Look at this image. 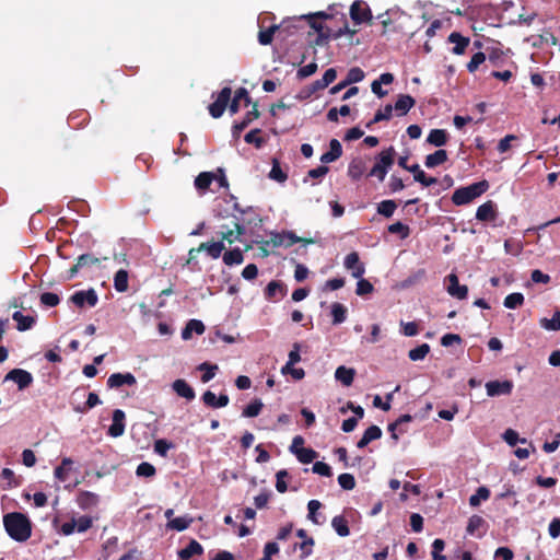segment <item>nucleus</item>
Instances as JSON below:
<instances>
[{
	"instance_id": "52",
	"label": "nucleus",
	"mask_w": 560,
	"mask_h": 560,
	"mask_svg": "<svg viewBox=\"0 0 560 560\" xmlns=\"http://www.w3.org/2000/svg\"><path fill=\"white\" fill-rule=\"evenodd\" d=\"M40 304L46 307H55L60 303V298L54 292H44L39 296Z\"/></svg>"
},
{
	"instance_id": "35",
	"label": "nucleus",
	"mask_w": 560,
	"mask_h": 560,
	"mask_svg": "<svg viewBox=\"0 0 560 560\" xmlns=\"http://www.w3.org/2000/svg\"><path fill=\"white\" fill-rule=\"evenodd\" d=\"M448 135L444 129H432L427 138V142L434 147L446 144Z\"/></svg>"
},
{
	"instance_id": "57",
	"label": "nucleus",
	"mask_w": 560,
	"mask_h": 560,
	"mask_svg": "<svg viewBox=\"0 0 560 560\" xmlns=\"http://www.w3.org/2000/svg\"><path fill=\"white\" fill-rule=\"evenodd\" d=\"M322 508V503L318 501V500H311L307 504V509H308V518L314 523V524H323V521H319L318 517H317V511Z\"/></svg>"
},
{
	"instance_id": "21",
	"label": "nucleus",
	"mask_w": 560,
	"mask_h": 560,
	"mask_svg": "<svg viewBox=\"0 0 560 560\" xmlns=\"http://www.w3.org/2000/svg\"><path fill=\"white\" fill-rule=\"evenodd\" d=\"M342 155L341 143L337 139H331L329 142V151L320 156V162L324 164L337 161Z\"/></svg>"
},
{
	"instance_id": "63",
	"label": "nucleus",
	"mask_w": 560,
	"mask_h": 560,
	"mask_svg": "<svg viewBox=\"0 0 560 560\" xmlns=\"http://www.w3.org/2000/svg\"><path fill=\"white\" fill-rule=\"evenodd\" d=\"M260 132V129H253L245 135L244 140L249 144H255L257 148H260L264 143V139L259 136Z\"/></svg>"
},
{
	"instance_id": "5",
	"label": "nucleus",
	"mask_w": 560,
	"mask_h": 560,
	"mask_svg": "<svg viewBox=\"0 0 560 560\" xmlns=\"http://www.w3.org/2000/svg\"><path fill=\"white\" fill-rule=\"evenodd\" d=\"M340 21L342 22V26L339 27L336 32L331 28H326L325 32L317 33L315 40L313 42L314 46H322L328 42L329 38L337 39L345 34L354 35L357 33L355 30H350L348 27V21L345 14H341Z\"/></svg>"
},
{
	"instance_id": "20",
	"label": "nucleus",
	"mask_w": 560,
	"mask_h": 560,
	"mask_svg": "<svg viewBox=\"0 0 560 560\" xmlns=\"http://www.w3.org/2000/svg\"><path fill=\"white\" fill-rule=\"evenodd\" d=\"M260 113L257 108V103L253 104V109L247 112L245 117L233 125L232 130L234 136H238L248 125L259 117Z\"/></svg>"
},
{
	"instance_id": "16",
	"label": "nucleus",
	"mask_w": 560,
	"mask_h": 560,
	"mask_svg": "<svg viewBox=\"0 0 560 560\" xmlns=\"http://www.w3.org/2000/svg\"><path fill=\"white\" fill-rule=\"evenodd\" d=\"M447 292L450 295L458 299L464 300L467 298L468 294V288L467 285L459 284L458 277L455 273H451L447 276Z\"/></svg>"
},
{
	"instance_id": "62",
	"label": "nucleus",
	"mask_w": 560,
	"mask_h": 560,
	"mask_svg": "<svg viewBox=\"0 0 560 560\" xmlns=\"http://www.w3.org/2000/svg\"><path fill=\"white\" fill-rule=\"evenodd\" d=\"M486 61V55L481 51H478L472 55L470 61L467 63V70L470 73H474L481 63Z\"/></svg>"
},
{
	"instance_id": "56",
	"label": "nucleus",
	"mask_w": 560,
	"mask_h": 560,
	"mask_svg": "<svg viewBox=\"0 0 560 560\" xmlns=\"http://www.w3.org/2000/svg\"><path fill=\"white\" fill-rule=\"evenodd\" d=\"M388 232L392 234H399L401 238H407L410 234V229L401 222H395L388 225Z\"/></svg>"
},
{
	"instance_id": "28",
	"label": "nucleus",
	"mask_w": 560,
	"mask_h": 560,
	"mask_svg": "<svg viewBox=\"0 0 560 560\" xmlns=\"http://www.w3.org/2000/svg\"><path fill=\"white\" fill-rule=\"evenodd\" d=\"M172 387L179 397H184L187 400H192L196 396L194 388L185 380L178 378L174 381Z\"/></svg>"
},
{
	"instance_id": "37",
	"label": "nucleus",
	"mask_w": 560,
	"mask_h": 560,
	"mask_svg": "<svg viewBox=\"0 0 560 560\" xmlns=\"http://www.w3.org/2000/svg\"><path fill=\"white\" fill-rule=\"evenodd\" d=\"M223 262L226 266L241 265L244 261L243 252L236 247L223 254Z\"/></svg>"
},
{
	"instance_id": "27",
	"label": "nucleus",
	"mask_w": 560,
	"mask_h": 560,
	"mask_svg": "<svg viewBox=\"0 0 560 560\" xmlns=\"http://www.w3.org/2000/svg\"><path fill=\"white\" fill-rule=\"evenodd\" d=\"M394 82V75L389 72L382 73L377 80H374L371 84L372 92L378 97L387 95V91L382 89V84H392Z\"/></svg>"
},
{
	"instance_id": "47",
	"label": "nucleus",
	"mask_w": 560,
	"mask_h": 560,
	"mask_svg": "<svg viewBox=\"0 0 560 560\" xmlns=\"http://www.w3.org/2000/svg\"><path fill=\"white\" fill-rule=\"evenodd\" d=\"M269 178L278 183H284L288 178L287 173L282 171L280 163L277 159L272 160V167L271 171L269 172Z\"/></svg>"
},
{
	"instance_id": "46",
	"label": "nucleus",
	"mask_w": 560,
	"mask_h": 560,
	"mask_svg": "<svg viewBox=\"0 0 560 560\" xmlns=\"http://www.w3.org/2000/svg\"><path fill=\"white\" fill-rule=\"evenodd\" d=\"M191 522L192 518L187 516L175 517L173 520H170V522L167 523V527L177 532H183L189 527Z\"/></svg>"
},
{
	"instance_id": "11",
	"label": "nucleus",
	"mask_w": 560,
	"mask_h": 560,
	"mask_svg": "<svg viewBox=\"0 0 560 560\" xmlns=\"http://www.w3.org/2000/svg\"><path fill=\"white\" fill-rule=\"evenodd\" d=\"M498 218L497 206L492 200L480 205L476 211V219L480 222H493Z\"/></svg>"
},
{
	"instance_id": "42",
	"label": "nucleus",
	"mask_w": 560,
	"mask_h": 560,
	"mask_svg": "<svg viewBox=\"0 0 560 560\" xmlns=\"http://www.w3.org/2000/svg\"><path fill=\"white\" fill-rule=\"evenodd\" d=\"M264 404L260 399L255 398L242 411V416L246 418L257 417L262 410Z\"/></svg>"
},
{
	"instance_id": "15",
	"label": "nucleus",
	"mask_w": 560,
	"mask_h": 560,
	"mask_svg": "<svg viewBox=\"0 0 560 560\" xmlns=\"http://www.w3.org/2000/svg\"><path fill=\"white\" fill-rule=\"evenodd\" d=\"M301 19H306L308 21L310 26L316 31L317 33L325 32L328 26H325L322 20L334 19V14L326 13L324 11H318L315 13H311L307 15H302Z\"/></svg>"
},
{
	"instance_id": "31",
	"label": "nucleus",
	"mask_w": 560,
	"mask_h": 560,
	"mask_svg": "<svg viewBox=\"0 0 560 560\" xmlns=\"http://www.w3.org/2000/svg\"><path fill=\"white\" fill-rule=\"evenodd\" d=\"M285 293V285L280 281H270L265 288V298L269 301L275 300L278 294L282 298Z\"/></svg>"
},
{
	"instance_id": "45",
	"label": "nucleus",
	"mask_w": 560,
	"mask_h": 560,
	"mask_svg": "<svg viewBox=\"0 0 560 560\" xmlns=\"http://www.w3.org/2000/svg\"><path fill=\"white\" fill-rule=\"evenodd\" d=\"M393 115V106L387 104L383 109H380L375 113L374 118L366 124L368 128H371L372 125L380 122L382 120H389Z\"/></svg>"
},
{
	"instance_id": "22",
	"label": "nucleus",
	"mask_w": 560,
	"mask_h": 560,
	"mask_svg": "<svg viewBox=\"0 0 560 560\" xmlns=\"http://www.w3.org/2000/svg\"><path fill=\"white\" fill-rule=\"evenodd\" d=\"M98 502L100 497L91 491H80L77 498V503L82 510L95 508Z\"/></svg>"
},
{
	"instance_id": "3",
	"label": "nucleus",
	"mask_w": 560,
	"mask_h": 560,
	"mask_svg": "<svg viewBox=\"0 0 560 560\" xmlns=\"http://www.w3.org/2000/svg\"><path fill=\"white\" fill-rule=\"evenodd\" d=\"M231 94L232 90L229 86L223 88L219 92L217 100L208 107L211 117L220 118L228 106L231 115H234L240 110V100L235 96L231 100Z\"/></svg>"
},
{
	"instance_id": "17",
	"label": "nucleus",
	"mask_w": 560,
	"mask_h": 560,
	"mask_svg": "<svg viewBox=\"0 0 560 560\" xmlns=\"http://www.w3.org/2000/svg\"><path fill=\"white\" fill-rule=\"evenodd\" d=\"M289 27H290V22L289 23L281 22V24H279V25L273 24L266 30H260L258 33L259 44L264 45V46L270 45L272 43L273 35H275L276 31H279V32L285 31Z\"/></svg>"
},
{
	"instance_id": "6",
	"label": "nucleus",
	"mask_w": 560,
	"mask_h": 560,
	"mask_svg": "<svg viewBox=\"0 0 560 560\" xmlns=\"http://www.w3.org/2000/svg\"><path fill=\"white\" fill-rule=\"evenodd\" d=\"M271 243L275 247L284 246V247H291L295 243H303V244H313V238H304L296 236L293 232H282V233H272L270 241H267L266 244Z\"/></svg>"
},
{
	"instance_id": "54",
	"label": "nucleus",
	"mask_w": 560,
	"mask_h": 560,
	"mask_svg": "<svg viewBox=\"0 0 560 560\" xmlns=\"http://www.w3.org/2000/svg\"><path fill=\"white\" fill-rule=\"evenodd\" d=\"M540 324L547 330H560V311H556L551 319H541Z\"/></svg>"
},
{
	"instance_id": "2",
	"label": "nucleus",
	"mask_w": 560,
	"mask_h": 560,
	"mask_svg": "<svg viewBox=\"0 0 560 560\" xmlns=\"http://www.w3.org/2000/svg\"><path fill=\"white\" fill-rule=\"evenodd\" d=\"M490 185L489 182L482 179L477 183H472L465 187L457 188L452 195V202L455 206H465L483 195L488 191Z\"/></svg>"
},
{
	"instance_id": "38",
	"label": "nucleus",
	"mask_w": 560,
	"mask_h": 560,
	"mask_svg": "<svg viewBox=\"0 0 560 560\" xmlns=\"http://www.w3.org/2000/svg\"><path fill=\"white\" fill-rule=\"evenodd\" d=\"M214 179L215 175L213 173L201 172L195 179V187L200 191H206Z\"/></svg>"
},
{
	"instance_id": "19",
	"label": "nucleus",
	"mask_w": 560,
	"mask_h": 560,
	"mask_svg": "<svg viewBox=\"0 0 560 560\" xmlns=\"http://www.w3.org/2000/svg\"><path fill=\"white\" fill-rule=\"evenodd\" d=\"M487 530V523L486 521L479 516V515H472L470 516L466 532L468 535L482 537Z\"/></svg>"
},
{
	"instance_id": "60",
	"label": "nucleus",
	"mask_w": 560,
	"mask_h": 560,
	"mask_svg": "<svg viewBox=\"0 0 560 560\" xmlns=\"http://www.w3.org/2000/svg\"><path fill=\"white\" fill-rule=\"evenodd\" d=\"M155 472V467L148 462H142L141 464H139L136 470V474L139 477H153Z\"/></svg>"
},
{
	"instance_id": "18",
	"label": "nucleus",
	"mask_w": 560,
	"mask_h": 560,
	"mask_svg": "<svg viewBox=\"0 0 560 560\" xmlns=\"http://www.w3.org/2000/svg\"><path fill=\"white\" fill-rule=\"evenodd\" d=\"M137 383L136 377L131 373H114L107 380L109 388H119L124 385L132 386Z\"/></svg>"
},
{
	"instance_id": "39",
	"label": "nucleus",
	"mask_w": 560,
	"mask_h": 560,
	"mask_svg": "<svg viewBox=\"0 0 560 560\" xmlns=\"http://www.w3.org/2000/svg\"><path fill=\"white\" fill-rule=\"evenodd\" d=\"M331 526L340 537H347L350 534L348 521L343 515H337L331 521Z\"/></svg>"
},
{
	"instance_id": "26",
	"label": "nucleus",
	"mask_w": 560,
	"mask_h": 560,
	"mask_svg": "<svg viewBox=\"0 0 560 560\" xmlns=\"http://www.w3.org/2000/svg\"><path fill=\"white\" fill-rule=\"evenodd\" d=\"M202 553L203 547L196 539H191L185 548L177 552L180 560H189L194 556H200Z\"/></svg>"
},
{
	"instance_id": "49",
	"label": "nucleus",
	"mask_w": 560,
	"mask_h": 560,
	"mask_svg": "<svg viewBox=\"0 0 560 560\" xmlns=\"http://www.w3.org/2000/svg\"><path fill=\"white\" fill-rule=\"evenodd\" d=\"M430 352V346L428 343H422L413 349H411L408 353V357L411 361L423 360L428 353Z\"/></svg>"
},
{
	"instance_id": "61",
	"label": "nucleus",
	"mask_w": 560,
	"mask_h": 560,
	"mask_svg": "<svg viewBox=\"0 0 560 560\" xmlns=\"http://www.w3.org/2000/svg\"><path fill=\"white\" fill-rule=\"evenodd\" d=\"M338 483L343 490H352L355 487V479L351 474L343 472L338 476Z\"/></svg>"
},
{
	"instance_id": "1",
	"label": "nucleus",
	"mask_w": 560,
	"mask_h": 560,
	"mask_svg": "<svg viewBox=\"0 0 560 560\" xmlns=\"http://www.w3.org/2000/svg\"><path fill=\"white\" fill-rule=\"evenodd\" d=\"M3 527L9 537L18 542H25L32 536L33 524L28 516L21 512L4 514Z\"/></svg>"
},
{
	"instance_id": "23",
	"label": "nucleus",
	"mask_w": 560,
	"mask_h": 560,
	"mask_svg": "<svg viewBox=\"0 0 560 560\" xmlns=\"http://www.w3.org/2000/svg\"><path fill=\"white\" fill-rule=\"evenodd\" d=\"M416 104V100L409 94H399L395 102L394 109L398 116L406 115Z\"/></svg>"
},
{
	"instance_id": "55",
	"label": "nucleus",
	"mask_w": 560,
	"mask_h": 560,
	"mask_svg": "<svg viewBox=\"0 0 560 560\" xmlns=\"http://www.w3.org/2000/svg\"><path fill=\"white\" fill-rule=\"evenodd\" d=\"M174 444L165 439H160L154 442V452L162 457H166Z\"/></svg>"
},
{
	"instance_id": "51",
	"label": "nucleus",
	"mask_w": 560,
	"mask_h": 560,
	"mask_svg": "<svg viewBox=\"0 0 560 560\" xmlns=\"http://www.w3.org/2000/svg\"><path fill=\"white\" fill-rule=\"evenodd\" d=\"M490 497V490L486 487H479L475 494L469 498V504L471 506H478L482 500H488Z\"/></svg>"
},
{
	"instance_id": "32",
	"label": "nucleus",
	"mask_w": 560,
	"mask_h": 560,
	"mask_svg": "<svg viewBox=\"0 0 560 560\" xmlns=\"http://www.w3.org/2000/svg\"><path fill=\"white\" fill-rule=\"evenodd\" d=\"M447 152L443 149L436 150L434 153L425 156L424 165L428 168H434L439 165H442L447 161Z\"/></svg>"
},
{
	"instance_id": "34",
	"label": "nucleus",
	"mask_w": 560,
	"mask_h": 560,
	"mask_svg": "<svg viewBox=\"0 0 560 560\" xmlns=\"http://www.w3.org/2000/svg\"><path fill=\"white\" fill-rule=\"evenodd\" d=\"M364 172H365V163L362 159H354L350 162V164L348 166V176L351 179H353V180L360 179Z\"/></svg>"
},
{
	"instance_id": "59",
	"label": "nucleus",
	"mask_w": 560,
	"mask_h": 560,
	"mask_svg": "<svg viewBox=\"0 0 560 560\" xmlns=\"http://www.w3.org/2000/svg\"><path fill=\"white\" fill-rule=\"evenodd\" d=\"M365 74H364V71L359 68V67H353L351 68L349 71H348V74H347V78H346V81L347 83L352 84V83H358V82H361L363 79H364Z\"/></svg>"
},
{
	"instance_id": "8",
	"label": "nucleus",
	"mask_w": 560,
	"mask_h": 560,
	"mask_svg": "<svg viewBox=\"0 0 560 560\" xmlns=\"http://www.w3.org/2000/svg\"><path fill=\"white\" fill-rule=\"evenodd\" d=\"M350 18L355 24L369 23L372 12L365 2L357 0L350 7Z\"/></svg>"
},
{
	"instance_id": "36",
	"label": "nucleus",
	"mask_w": 560,
	"mask_h": 560,
	"mask_svg": "<svg viewBox=\"0 0 560 560\" xmlns=\"http://www.w3.org/2000/svg\"><path fill=\"white\" fill-rule=\"evenodd\" d=\"M225 248L224 244L222 241L220 242H214V243H201L199 245V249L202 252V250H206L208 253V255L213 258V259H217L221 256L223 249Z\"/></svg>"
},
{
	"instance_id": "14",
	"label": "nucleus",
	"mask_w": 560,
	"mask_h": 560,
	"mask_svg": "<svg viewBox=\"0 0 560 560\" xmlns=\"http://www.w3.org/2000/svg\"><path fill=\"white\" fill-rule=\"evenodd\" d=\"M101 260L91 254H82L78 257L77 262L69 269L68 279H72L81 269L98 265Z\"/></svg>"
},
{
	"instance_id": "12",
	"label": "nucleus",
	"mask_w": 560,
	"mask_h": 560,
	"mask_svg": "<svg viewBox=\"0 0 560 560\" xmlns=\"http://www.w3.org/2000/svg\"><path fill=\"white\" fill-rule=\"evenodd\" d=\"M343 265L348 270H351V276L353 278H361L365 272V267L360 261V257L357 252L348 254L345 258Z\"/></svg>"
},
{
	"instance_id": "48",
	"label": "nucleus",
	"mask_w": 560,
	"mask_h": 560,
	"mask_svg": "<svg viewBox=\"0 0 560 560\" xmlns=\"http://www.w3.org/2000/svg\"><path fill=\"white\" fill-rule=\"evenodd\" d=\"M397 208V205L394 200H383L377 205V213L384 215L385 218H390L395 210Z\"/></svg>"
},
{
	"instance_id": "13",
	"label": "nucleus",
	"mask_w": 560,
	"mask_h": 560,
	"mask_svg": "<svg viewBox=\"0 0 560 560\" xmlns=\"http://www.w3.org/2000/svg\"><path fill=\"white\" fill-rule=\"evenodd\" d=\"M126 415L121 409L113 411V422L108 428L107 434L112 438H119L125 432Z\"/></svg>"
},
{
	"instance_id": "25",
	"label": "nucleus",
	"mask_w": 560,
	"mask_h": 560,
	"mask_svg": "<svg viewBox=\"0 0 560 560\" xmlns=\"http://www.w3.org/2000/svg\"><path fill=\"white\" fill-rule=\"evenodd\" d=\"M448 42L455 44V46L452 48L453 54L463 55L468 47L470 39L463 36L458 32H453L448 36Z\"/></svg>"
},
{
	"instance_id": "58",
	"label": "nucleus",
	"mask_w": 560,
	"mask_h": 560,
	"mask_svg": "<svg viewBox=\"0 0 560 560\" xmlns=\"http://www.w3.org/2000/svg\"><path fill=\"white\" fill-rule=\"evenodd\" d=\"M358 279H359V281L357 282V289H355V293L358 295L363 296V295H366V294H370L373 292L374 287L369 280L363 279L362 277L358 278Z\"/></svg>"
},
{
	"instance_id": "30",
	"label": "nucleus",
	"mask_w": 560,
	"mask_h": 560,
	"mask_svg": "<svg viewBox=\"0 0 560 560\" xmlns=\"http://www.w3.org/2000/svg\"><path fill=\"white\" fill-rule=\"evenodd\" d=\"M205 325L199 319H189L185 326V328L182 330V338L184 340H188L191 338L192 332H196L197 335H202L205 332Z\"/></svg>"
},
{
	"instance_id": "10",
	"label": "nucleus",
	"mask_w": 560,
	"mask_h": 560,
	"mask_svg": "<svg viewBox=\"0 0 560 560\" xmlns=\"http://www.w3.org/2000/svg\"><path fill=\"white\" fill-rule=\"evenodd\" d=\"M487 395L495 397L500 395H510L513 390L512 381H490L486 384Z\"/></svg>"
},
{
	"instance_id": "50",
	"label": "nucleus",
	"mask_w": 560,
	"mask_h": 560,
	"mask_svg": "<svg viewBox=\"0 0 560 560\" xmlns=\"http://www.w3.org/2000/svg\"><path fill=\"white\" fill-rule=\"evenodd\" d=\"M236 235L234 233V230H226L221 233L222 241H228L229 244L234 243L235 240L238 238L240 235H242L245 232V228L241 225L238 222L234 223Z\"/></svg>"
},
{
	"instance_id": "64",
	"label": "nucleus",
	"mask_w": 560,
	"mask_h": 560,
	"mask_svg": "<svg viewBox=\"0 0 560 560\" xmlns=\"http://www.w3.org/2000/svg\"><path fill=\"white\" fill-rule=\"evenodd\" d=\"M1 478L8 481L7 487H3V489H10L20 485V481L15 478L14 471L10 468L2 469Z\"/></svg>"
},
{
	"instance_id": "24",
	"label": "nucleus",
	"mask_w": 560,
	"mask_h": 560,
	"mask_svg": "<svg viewBox=\"0 0 560 560\" xmlns=\"http://www.w3.org/2000/svg\"><path fill=\"white\" fill-rule=\"evenodd\" d=\"M382 438V430L377 425H370L363 433L362 438L358 441L357 447L364 448L372 441L378 440Z\"/></svg>"
},
{
	"instance_id": "4",
	"label": "nucleus",
	"mask_w": 560,
	"mask_h": 560,
	"mask_svg": "<svg viewBox=\"0 0 560 560\" xmlns=\"http://www.w3.org/2000/svg\"><path fill=\"white\" fill-rule=\"evenodd\" d=\"M396 151L393 147L382 150L376 156L374 166L369 172L368 176L376 177L380 182H383L386 177L388 168L394 164Z\"/></svg>"
},
{
	"instance_id": "40",
	"label": "nucleus",
	"mask_w": 560,
	"mask_h": 560,
	"mask_svg": "<svg viewBox=\"0 0 560 560\" xmlns=\"http://www.w3.org/2000/svg\"><path fill=\"white\" fill-rule=\"evenodd\" d=\"M128 272L119 269L114 276V288L117 292H126L128 290Z\"/></svg>"
},
{
	"instance_id": "33",
	"label": "nucleus",
	"mask_w": 560,
	"mask_h": 560,
	"mask_svg": "<svg viewBox=\"0 0 560 560\" xmlns=\"http://www.w3.org/2000/svg\"><path fill=\"white\" fill-rule=\"evenodd\" d=\"M13 320L16 322V329L19 331H25L33 327L35 324V318L30 315H24L21 312L16 311L12 314Z\"/></svg>"
},
{
	"instance_id": "41",
	"label": "nucleus",
	"mask_w": 560,
	"mask_h": 560,
	"mask_svg": "<svg viewBox=\"0 0 560 560\" xmlns=\"http://www.w3.org/2000/svg\"><path fill=\"white\" fill-rule=\"evenodd\" d=\"M332 324L339 325L347 318V307L338 302L331 305Z\"/></svg>"
},
{
	"instance_id": "9",
	"label": "nucleus",
	"mask_w": 560,
	"mask_h": 560,
	"mask_svg": "<svg viewBox=\"0 0 560 560\" xmlns=\"http://www.w3.org/2000/svg\"><path fill=\"white\" fill-rule=\"evenodd\" d=\"M4 381H13L23 390L32 385L33 375L26 370L13 369L5 375Z\"/></svg>"
},
{
	"instance_id": "43",
	"label": "nucleus",
	"mask_w": 560,
	"mask_h": 560,
	"mask_svg": "<svg viewBox=\"0 0 560 560\" xmlns=\"http://www.w3.org/2000/svg\"><path fill=\"white\" fill-rule=\"evenodd\" d=\"M525 298L520 292H514L505 296L503 301V305L506 308L515 310L521 307L524 304Z\"/></svg>"
},
{
	"instance_id": "44",
	"label": "nucleus",
	"mask_w": 560,
	"mask_h": 560,
	"mask_svg": "<svg viewBox=\"0 0 560 560\" xmlns=\"http://www.w3.org/2000/svg\"><path fill=\"white\" fill-rule=\"evenodd\" d=\"M294 454L302 464H310L318 456L316 451L305 447H300Z\"/></svg>"
},
{
	"instance_id": "7",
	"label": "nucleus",
	"mask_w": 560,
	"mask_h": 560,
	"mask_svg": "<svg viewBox=\"0 0 560 560\" xmlns=\"http://www.w3.org/2000/svg\"><path fill=\"white\" fill-rule=\"evenodd\" d=\"M69 301L80 308L84 307L85 305L89 307H94L98 302V296L94 289L81 290L74 292L69 298Z\"/></svg>"
},
{
	"instance_id": "53",
	"label": "nucleus",
	"mask_w": 560,
	"mask_h": 560,
	"mask_svg": "<svg viewBox=\"0 0 560 560\" xmlns=\"http://www.w3.org/2000/svg\"><path fill=\"white\" fill-rule=\"evenodd\" d=\"M198 370L205 371V373L201 375V382L208 383L209 381H211L214 377L218 366L212 365L208 362H203L198 366Z\"/></svg>"
},
{
	"instance_id": "29",
	"label": "nucleus",
	"mask_w": 560,
	"mask_h": 560,
	"mask_svg": "<svg viewBox=\"0 0 560 560\" xmlns=\"http://www.w3.org/2000/svg\"><path fill=\"white\" fill-rule=\"evenodd\" d=\"M354 376L355 370L345 365L338 366L335 372V378L347 387L353 383Z\"/></svg>"
}]
</instances>
